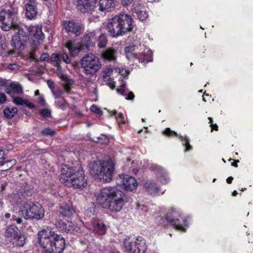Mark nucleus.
Wrapping results in <instances>:
<instances>
[{
  "mask_svg": "<svg viewBox=\"0 0 253 253\" xmlns=\"http://www.w3.org/2000/svg\"><path fill=\"white\" fill-rule=\"evenodd\" d=\"M133 23V20L130 15L122 12L108 20L106 28L110 36L117 37L131 32L134 27Z\"/></svg>",
  "mask_w": 253,
  "mask_h": 253,
  "instance_id": "1",
  "label": "nucleus"
},
{
  "mask_svg": "<svg viewBox=\"0 0 253 253\" xmlns=\"http://www.w3.org/2000/svg\"><path fill=\"white\" fill-rule=\"evenodd\" d=\"M89 168L90 174L95 178L104 182L112 180L114 169L112 163L98 160L90 163Z\"/></svg>",
  "mask_w": 253,
  "mask_h": 253,
  "instance_id": "2",
  "label": "nucleus"
},
{
  "mask_svg": "<svg viewBox=\"0 0 253 253\" xmlns=\"http://www.w3.org/2000/svg\"><path fill=\"white\" fill-rule=\"evenodd\" d=\"M18 9L11 7L7 10L2 9L0 11V26L4 31L13 29L17 23Z\"/></svg>",
  "mask_w": 253,
  "mask_h": 253,
  "instance_id": "3",
  "label": "nucleus"
},
{
  "mask_svg": "<svg viewBox=\"0 0 253 253\" xmlns=\"http://www.w3.org/2000/svg\"><path fill=\"white\" fill-rule=\"evenodd\" d=\"M96 41V36L95 33L89 32L84 36L82 40L83 44L76 43L75 41H70L66 43V47L72 55L76 56L83 49V44L86 47L93 46L95 45Z\"/></svg>",
  "mask_w": 253,
  "mask_h": 253,
  "instance_id": "4",
  "label": "nucleus"
},
{
  "mask_svg": "<svg viewBox=\"0 0 253 253\" xmlns=\"http://www.w3.org/2000/svg\"><path fill=\"white\" fill-rule=\"evenodd\" d=\"M123 246L127 253H145L147 250L146 241L141 236L126 237L124 240Z\"/></svg>",
  "mask_w": 253,
  "mask_h": 253,
  "instance_id": "5",
  "label": "nucleus"
},
{
  "mask_svg": "<svg viewBox=\"0 0 253 253\" xmlns=\"http://www.w3.org/2000/svg\"><path fill=\"white\" fill-rule=\"evenodd\" d=\"M140 50H143L141 53L138 55L136 52H133L135 50V46L133 45H129L125 48L126 57L129 60L135 61H138L139 62L147 63L152 61V51L148 47L144 45H140Z\"/></svg>",
  "mask_w": 253,
  "mask_h": 253,
  "instance_id": "6",
  "label": "nucleus"
},
{
  "mask_svg": "<svg viewBox=\"0 0 253 253\" xmlns=\"http://www.w3.org/2000/svg\"><path fill=\"white\" fill-rule=\"evenodd\" d=\"M19 215L25 219H40L44 216V210L42 205L38 203L32 205L23 204L19 209Z\"/></svg>",
  "mask_w": 253,
  "mask_h": 253,
  "instance_id": "7",
  "label": "nucleus"
},
{
  "mask_svg": "<svg viewBox=\"0 0 253 253\" xmlns=\"http://www.w3.org/2000/svg\"><path fill=\"white\" fill-rule=\"evenodd\" d=\"M81 64L86 75H94L101 68L99 59L91 53L85 55L81 59Z\"/></svg>",
  "mask_w": 253,
  "mask_h": 253,
  "instance_id": "8",
  "label": "nucleus"
},
{
  "mask_svg": "<svg viewBox=\"0 0 253 253\" xmlns=\"http://www.w3.org/2000/svg\"><path fill=\"white\" fill-rule=\"evenodd\" d=\"M122 192L116 186H107L102 188L97 197V203L102 207H105L107 203Z\"/></svg>",
  "mask_w": 253,
  "mask_h": 253,
  "instance_id": "9",
  "label": "nucleus"
},
{
  "mask_svg": "<svg viewBox=\"0 0 253 253\" xmlns=\"http://www.w3.org/2000/svg\"><path fill=\"white\" fill-rule=\"evenodd\" d=\"M48 253H62L65 247L64 239L52 231L48 236Z\"/></svg>",
  "mask_w": 253,
  "mask_h": 253,
  "instance_id": "10",
  "label": "nucleus"
},
{
  "mask_svg": "<svg viewBox=\"0 0 253 253\" xmlns=\"http://www.w3.org/2000/svg\"><path fill=\"white\" fill-rule=\"evenodd\" d=\"M166 220L176 229L185 231L188 226L186 220L175 209H172L166 215Z\"/></svg>",
  "mask_w": 253,
  "mask_h": 253,
  "instance_id": "11",
  "label": "nucleus"
},
{
  "mask_svg": "<svg viewBox=\"0 0 253 253\" xmlns=\"http://www.w3.org/2000/svg\"><path fill=\"white\" fill-rule=\"evenodd\" d=\"M87 185V178L84 171L81 167L76 169V171L71 180L68 182L67 186L73 187L74 188L83 189Z\"/></svg>",
  "mask_w": 253,
  "mask_h": 253,
  "instance_id": "12",
  "label": "nucleus"
},
{
  "mask_svg": "<svg viewBox=\"0 0 253 253\" xmlns=\"http://www.w3.org/2000/svg\"><path fill=\"white\" fill-rule=\"evenodd\" d=\"M29 34L32 36L31 46L33 49L42 43L44 35L42 31L41 27L36 26H30L27 28Z\"/></svg>",
  "mask_w": 253,
  "mask_h": 253,
  "instance_id": "13",
  "label": "nucleus"
},
{
  "mask_svg": "<svg viewBox=\"0 0 253 253\" xmlns=\"http://www.w3.org/2000/svg\"><path fill=\"white\" fill-rule=\"evenodd\" d=\"M117 184L125 190L130 191L135 190L137 186V181L133 177L125 174L119 175Z\"/></svg>",
  "mask_w": 253,
  "mask_h": 253,
  "instance_id": "14",
  "label": "nucleus"
},
{
  "mask_svg": "<svg viewBox=\"0 0 253 253\" xmlns=\"http://www.w3.org/2000/svg\"><path fill=\"white\" fill-rule=\"evenodd\" d=\"M76 171V169H74L73 166L67 164H62L60 168V174L59 176L60 181L67 186Z\"/></svg>",
  "mask_w": 253,
  "mask_h": 253,
  "instance_id": "15",
  "label": "nucleus"
},
{
  "mask_svg": "<svg viewBox=\"0 0 253 253\" xmlns=\"http://www.w3.org/2000/svg\"><path fill=\"white\" fill-rule=\"evenodd\" d=\"M125 204L124 194L123 192L116 195L115 198L107 203V205L103 208H108L112 212H117L120 211Z\"/></svg>",
  "mask_w": 253,
  "mask_h": 253,
  "instance_id": "16",
  "label": "nucleus"
},
{
  "mask_svg": "<svg viewBox=\"0 0 253 253\" xmlns=\"http://www.w3.org/2000/svg\"><path fill=\"white\" fill-rule=\"evenodd\" d=\"M27 40L22 39L19 38L18 35H13L11 41V44L13 47V50L8 51L9 55H12L14 53H20L26 47Z\"/></svg>",
  "mask_w": 253,
  "mask_h": 253,
  "instance_id": "17",
  "label": "nucleus"
},
{
  "mask_svg": "<svg viewBox=\"0 0 253 253\" xmlns=\"http://www.w3.org/2000/svg\"><path fill=\"white\" fill-rule=\"evenodd\" d=\"M86 226L89 230L94 233L103 235L106 232V227L103 223L98 220L93 219L86 223Z\"/></svg>",
  "mask_w": 253,
  "mask_h": 253,
  "instance_id": "18",
  "label": "nucleus"
},
{
  "mask_svg": "<svg viewBox=\"0 0 253 253\" xmlns=\"http://www.w3.org/2000/svg\"><path fill=\"white\" fill-rule=\"evenodd\" d=\"M63 26L67 33L74 34L79 36L81 34V27L80 25L73 20H69L64 22Z\"/></svg>",
  "mask_w": 253,
  "mask_h": 253,
  "instance_id": "19",
  "label": "nucleus"
},
{
  "mask_svg": "<svg viewBox=\"0 0 253 253\" xmlns=\"http://www.w3.org/2000/svg\"><path fill=\"white\" fill-rule=\"evenodd\" d=\"M25 15L29 19H35L38 13L37 2L34 0H28L25 4Z\"/></svg>",
  "mask_w": 253,
  "mask_h": 253,
  "instance_id": "20",
  "label": "nucleus"
},
{
  "mask_svg": "<svg viewBox=\"0 0 253 253\" xmlns=\"http://www.w3.org/2000/svg\"><path fill=\"white\" fill-rule=\"evenodd\" d=\"M163 134L169 136H175L178 137L182 141L183 145L185 146L184 151L186 152L191 150L192 146L189 144V139L187 136H179L175 131L171 130L169 128H167L163 131Z\"/></svg>",
  "mask_w": 253,
  "mask_h": 253,
  "instance_id": "21",
  "label": "nucleus"
},
{
  "mask_svg": "<svg viewBox=\"0 0 253 253\" xmlns=\"http://www.w3.org/2000/svg\"><path fill=\"white\" fill-rule=\"evenodd\" d=\"M38 243L43 249L42 253H47V232L45 229L41 230L38 232Z\"/></svg>",
  "mask_w": 253,
  "mask_h": 253,
  "instance_id": "22",
  "label": "nucleus"
},
{
  "mask_svg": "<svg viewBox=\"0 0 253 253\" xmlns=\"http://www.w3.org/2000/svg\"><path fill=\"white\" fill-rule=\"evenodd\" d=\"M56 226L62 231L72 232L76 230V226L73 222L68 220L58 221L56 223Z\"/></svg>",
  "mask_w": 253,
  "mask_h": 253,
  "instance_id": "23",
  "label": "nucleus"
},
{
  "mask_svg": "<svg viewBox=\"0 0 253 253\" xmlns=\"http://www.w3.org/2000/svg\"><path fill=\"white\" fill-rule=\"evenodd\" d=\"M77 8L82 13H88L92 11L94 7L92 2L84 1V0H78Z\"/></svg>",
  "mask_w": 253,
  "mask_h": 253,
  "instance_id": "24",
  "label": "nucleus"
},
{
  "mask_svg": "<svg viewBox=\"0 0 253 253\" xmlns=\"http://www.w3.org/2000/svg\"><path fill=\"white\" fill-rule=\"evenodd\" d=\"M57 74L62 81L65 89L66 91L69 92L70 90V85L74 83L73 80L69 78L66 75L64 74L59 67L57 68Z\"/></svg>",
  "mask_w": 253,
  "mask_h": 253,
  "instance_id": "25",
  "label": "nucleus"
},
{
  "mask_svg": "<svg viewBox=\"0 0 253 253\" xmlns=\"http://www.w3.org/2000/svg\"><path fill=\"white\" fill-rule=\"evenodd\" d=\"M145 187L148 193L152 195L159 194L161 192L159 186L152 180H148L146 181Z\"/></svg>",
  "mask_w": 253,
  "mask_h": 253,
  "instance_id": "26",
  "label": "nucleus"
},
{
  "mask_svg": "<svg viewBox=\"0 0 253 253\" xmlns=\"http://www.w3.org/2000/svg\"><path fill=\"white\" fill-rule=\"evenodd\" d=\"M60 213L63 216L70 217L75 212L72 207V204L68 202L67 203H63L60 207Z\"/></svg>",
  "mask_w": 253,
  "mask_h": 253,
  "instance_id": "27",
  "label": "nucleus"
},
{
  "mask_svg": "<svg viewBox=\"0 0 253 253\" xmlns=\"http://www.w3.org/2000/svg\"><path fill=\"white\" fill-rule=\"evenodd\" d=\"M18 228L14 225L7 226L4 232V236L10 242L14 237L19 233Z\"/></svg>",
  "mask_w": 253,
  "mask_h": 253,
  "instance_id": "28",
  "label": "nucleus"
},
{
  "mask_svg": "<svg viewBox=\"0 0 253 253\" xmlns=\"http://www.w3.org/2000/svg\"><path fill=\"white\" fill-rule=\"evenodd\" d=\"M117 91L119 93L124 96L127 100H133L134 97L133 93L129 91L128 89L126 87V84L121 85L117 89Z\"/></svg>",
  "mask_w": 253,
  "mask_h": 253,
  "instance_id": "29",
  "label": "nucleus"
},
{
  "mask_svg": "<svg viewBox=\"0 0 253 253\" xmlns=\"http://www.w3.org/2000/svg\"><path fill=\"white\" fill-rule=\"evenodd\" d=\"M154 170L158 172L157 178L163 184H167L169 181V178L167 175L166 171L160 166H155Z\"/></svg>",
  "mask_w": 253,
  "mask_h": 253,
  "instance_id": "30",
  "label": "nucleus"
},
{
  "mask_svg": "<svg viewBox=\"0 0 253 253\" xmlns=\"http://www.w3.org/2000/svg\"><path fill=\"white\" fill-rule=\"evenodd\" d=\"M116 0H99L98 10L100 11H105L115 5Z\"/></svg>",
  "mask_w": 253,
  "mask_h": 253,
  "instance_id": "31",
  "label": "nucleus"
},
{
  "mask_svg": "<svg viewBox=\"0 0 253 253\" xmlns=\"http://www.w3.org/2000/svg\"><path fill=\"white\" fill-rule=\"evenodd\" d=\"M22 88L19 84H11L6 89V92L11 95H19L22 93Z\"/></svg>",
  "mask_w": 253,
  "mask_h": 253,
  "instance_id": "32",
  "label": "nucleus"
},
{
  "mask_svg": "<svg viewBox=\"0 0 253 253\" xmlns=\"http://www.w3.org/2000/svg\"><path fill=\"white\" fill-rule=\"evenodd\" d=\"M132 12L133 13L136 14V16L141 21L146 20L148 17L146 10L144 8L139 6L134 7L132 9Z\"/></svg>",
  "mask_w": 253,
  "mask_h": 253,
  "instance_id": "33",
  "label": "nucleus"
},
{
  "mask_svg": "<svg viewBox=\"0 0 253 253\" xmlns=\"http://www.w3.org/2000/svg\"><path fill=\"white\" fill-rule=\"evenodd\" d=\"M4 116L8 119H11L18 113V109L15 107L7 106L3 110Z\"/></svg>",
  "mask_w": 253,
  "mask_h": 253,
  "instance_id": "34",
  "label": "nucleus"
},
{
  "mask_svg": "<svg viewBox=\"0 0 253 253\" xmlns=\"http://www.w3.org/2000/svg\"><path fill=\"white\" fill-rule=\"evenodd\" d=\"M26 240L25 236L19 232L10 242L15 246L23 247L25 243Z\"/></svg>",
  "mask_w": 253,
  "mask_h": 253,
  "instance_id": "35",
  "label": "nucleus"
},
{
  "mask_svg": "<svg viewBox=\"0 0 253 253\" xmlns=\"http://www.w3.org/2000/svg\"><path fill=\"white\" fill-rule=\"evenodd\" d=\"M6 158L5 156L4 153L3 151L1 149H0V166H3L5 163H8L10 162H12L11 165L7 169L3 170V171H6L8 169H10L12 168V167L16 163V160H6L5 161Z\"/></svg>",
  "mask_w": 253,
  "mask_h": 253,
  "instance_id": "36",
  "label": "nucleus"
},
{
  "mask_svg": "<svg viewBox=\"0 0 253 253\" xmlns=\"http://www.w3.org/2000/svg\"><path fill=\"white\" fill-rule=\"evenodd\" d=\"M48 87L51 90L55 98L59 97L63 92L62 90L55 86L54 82L49 80H48Z\"/></svg>",
  "mask_w": 253,
  "mask_h": 253,
  "instance_id": "37",
  "label": "nucleus"
},
{
  "mask_svg": "<svg viewBox=\"0 0 253 253\" xmlns=\"http://www.w3.org/2000/svg\"><path fill=\"white\" fill-rule=\"evenodd\" d=\"M121 70L117 67H112L111 66L107 67L104 71V74L108 75L109 76L114 77L115 74L119 75L121 73Z\"/></svg>",
  "mask_w": 253,
  "mask_h": 253,
  "instance_id": "38",
  "label": "nucleus"
},
{
  "mask_svg": "<svg viewBox=\"0 0 253 253\" xmlns=\"http://www.w3.org/2000/svg\"><path fill=\"white\" fill-rule=\"evenodd\" d=\"M15 30H17V32H15L13 35H18L19 38L22 39L28 40V37L27 33L24 31L23 29L20 27L19 25L17 23L15 26L12 29Z\"/></svg>",
  "mask_w": 253,
  "mask_h": 253,
  "instance_id": "39",
  "label": "nucleus"
},
{
  "mask_svg": "<svg viewBox=\"0 0 253 253\" xmlns=\"http://www.w3.org/2000/svg\"><path fill=\"white\" fill-rule=\"evenodd\" d=\"M116 51L112 48H109L102 53V56L105 60H113L115 59Z\"/></svg>",
  "mask_w": 253,
  "mask_h": 253,
  "instance_id": "40",
  "label": "nucleus"
},
{
  "mask_svg": "<svg viewBox=\"0 0 253 253\" xmlns=\"http://www.w3.org/2000/svg\"><path fill=\"white\" fill-rule=\"evenodd\" d=\"M107 43L106 37L103 34H101L98 38V46L99 48H104Z\"/></svg>",
  "mask_w": 253,
  "mask_h": 253,
  "instance_id": "41",
  "label": "nucleus"
},
{
  "mask_svg": "<svg viewBox=\"0 0 253 253\" xmlns=\"http://www.w3.org/2000/svg\"><path fill=\"white\" fill-rule=\"evenodd\" d=\"M22 216L19 215V211L18 213H16L15 215L12 216V218H11L10 221L11 222L15 221L17 224L24 225L25 223H24V220L22 219Z\"/></svg>",
  "mask_w": 253,
  "mask_h": 253,
  "instance_id": "42",
  "label": "nucleus"
},
{
  "mask_svg": "<svg viewBox=\"0 0 253 253\" xmlns=\"http://www.w3.org/2000/svg\"><path fill=\"white\" fill-rule=\"evenodd\" d=\"M103 78L104 81L109 85L110 87L113 89L115 85V82L113 81V79H112L111 77L108 75L104 74Z\"/></svg>",
  "mask_w": 253,
  "mask_h": 253,
  "instance_id": "43",
  "label": "nucleus"
},
{
  "mask_svg": "<svg viewBox=\"0 0 253 253\" xmlns=\"http://www.w3.org/2000/svg\"><path fill=\"white\" fill-rule=\"evenodd\" d=\"M103 78L104 81L109 85L110 87L113 89L115 85V82L113 81V79H112L111 77L108 75L104 74Z\"/></svg>",
  "mask_w": 253,
  "mask_h": 253,
  "instance_id": "44",
  "label": "nucleus"
},
{
  "mask_svg": "<svg viewBox=\"0 0 253 253\" xmlns=\"http://www.w3.org/2000/svg\"><path fill=\"white\" fill-rule=\"evenodd\" d=\"M56 105L61 109H65L68 106L67 103L63 99H60L56 102Z\"/></svg>",
  "mask_w": 253,
  "mask_h": 253,
  "instance_id": "45",
  "label": "nucleus"
},
{
  "mask_svg": "<svg viewBox=\"0 0 253 253\" xmlns=\"http://www.w3.org/2000/svg\"><path fill=\"white\" fill-rule=\"evenodd\" d=\"M93 141L95 142H100L101 144H106L108 143V139L105 135L101 134L100 137L96 138V139H93Z\"/></svg>",
  "mask_w": 253,
  "mask_h": 253,
  "instance_id": "46",
  "label": "nucleus"
},
{
  "mask_svg": "<svg viewBox=\"0 0 253 253\" xmlns=\"http://www.w3.org/2000/svg\"><path fill=\"white\" fill-rule=\"evenodd\" d=\"M25 100L19 97H14L13 99V102L17 105H24Z\"/></svg>",
  "mask_w": 253,
  "mask_h": 253,
  "instance_id": "47",
  "label": "nucleus"
},
{
  "mask_svg": "<svg viewBox=\"0 0 253 253\" xmlns=\"http://www.w3.org/2000/svg\"><path fill=\"white\" fill-rule=\"evenodd\" d=\"M20 66L16 63L9 64L7 66V68L11 71H17L19 70Z\"/></svg>",
  "mask_w": 253,
  "mask_h": 253,
  "instance_id": "48",
  "label": "nucleus"
},
{
  "mask_svg": "<svg viewBox=\"0 0 253 253\" xmlns=\"http://www.w3.org/2000/svg\"><path fill=\"white\" fill-rule=\"evenodd\" d=\"M90 110L91 112L96 113L97 114H100L102 113V111L100 110V109L95 105H92L91 106L90 108Z\"/></svg>",
  "mask_w": 253,
  "mask_h": 253,
  "instance_id": "49",
  "label": "nucleus"
},
{
  "mask_svg": "<svg viewBox=\"0 0 253 253\" xmlns=\"http://www.w3.org/2000/svg\"><path fill=\"white\" fill-rule=\"evenodd\" d=\"M116 118L119 123H121L122 124H125L124 116L122 113H119Z\"/></svg>",
  "mask_w": 253,
  "mask_h": 253,
  "instance_id": "50",
  "label": "nucleus"
},
{
  "mask_svg": "<svg viewBox=\"0 0 253 253\" xmlns=\"http://www.w3.org/2000/svg\"><path fill=\"white\" fill-rule=\"evenodd\" d=\"M16 213L13 211H11L10 212H6L4 214V217L5 219H10L11 218H12L13 215H15Z\"/></svg>",
  "mask_w": 253,
  "mask_h": 253,
  "instance_id": "51",
  "label": "nucleus"
},
{
  "mask_svg": "<svg viewBox=\"0 0 253 253\" xmlns=\"http://www.w3.org/2000/svg\"><path fill=\"white\" fill-rule=\"evenodd\" d=\"M6 101V96L3 93H0V104L4 103Z\"/></svg>",
  "mask_w": 253,
  "mask_h": 253,
  "instance_id": "52",
  "label": "nucleus"
},
{
  "mask_svg": "<svg viewBox=\"0 0 253 253\" xmlns=\"http://www.w3.org/2000/svg\"><path fill=\"white\" fill-rule=\"evenodd\" d=\"M36 100L41 105L43 106L45 105V101L42 96L38 97Z\"/></svg>",
  "mask_w": 253,
  "mask_h": 253,
  "instance_id": "53",
  "label": "nucleus"
},
{
  "mask_svg": "<svg viewBox=\"0 0 253 253\" xmlns=\"http://www.w3.org/2000/svg\"><path fill=\"white\" fill-rule=\"evenodd\" d=\"M209 120L210 121L209 122V123L211 124V131L212 130V129H215L216 130H217L218 129V126H217L216 125V124H212V119L211 118V117H209L208 118Z\"/></svg>",
  "mask_w": 253,
  "mask_h": 253,
  "instance_id": "54",
  "label": "nucleus"
},
{
  "mask_svg": "<svg viewBox=\"0 0 253 253\" xmlns=\"http://www.w3.org/2000/svg\"><path fill=\"white\" fill-rule=\"evenodd\" d=\"M62 58L63 60L67 64L69 63L71 61L70 58L66 53L63 54Z\"/></svg>",
  "mask_w": 253,
  "mask_h": 253,
  "instance_id": "55",
  "label": "nucleus"
},
{
  "mask_svg": "<svg viewBox=\"0 0 253 253\" xmlns=\"http://www.w3.org/2000/svg\"><path fill=\"white\" fill-rule=\"evenodd\" d=\"M138 210L140 211L142 213L146 212L148 211V208L144 205L138 206Z\"/></svg>",
  "mask_w": 253,
  "mask_h": 253,
  "instance_id": "56",
  "label": "nucleus"
},
{
  "mask_svg": "<svg viewBox=\"0 0 253 253\" xmlns=\"http://www.w3.org/2000/svg\"><path fill=\"white\" fill-rule=\"evenodd\" d=\"M133 0H121L122 3L124 5H128L133 2Z\"/></svg>",
  "mask_w": 253,
  "mask_h": 253,
  "instance_id": "57",
  "label": "nucleus"
},
{
  "mask_svg": "<svg viewBox=\"0 0 253 253\" xmlns=\"http://www.w3.org/2000/svg\"><path fill=\"white\" fill-rule=\"evenodd\" d=\"M24 105H26V106H27L28 107H29L30 108H33L35 107V105L33 103L29 102L27 100H25V103Z\"/></svg>",
  "mask_w": 253,
  "mask_h": 253,
  "instance_id": "58",
  "label": "nucleus"
},
{
  "mask_svg": "<svg viewBox=\"0 0 253 253\" xmlns=\"http://www.w3.org/2000/svg\"><path fill=\"white\" fill-rule=\"evenodd\" d=\"M58 58H59V57H58V55L56 53H53L51 56V61L52 62H54V61L57 60L58 59Z\"/></svg>",
  "mask_w": 253,
  "mask_h": 253,
  "instance_id": "59",
  "label": "nucleus"
},
{
  "mask_svg": "<svg viewBox=\"0 0 253 253\" xmlns=\"http://www.w3.org/2000/svg\"><path fill=\"white\" fill-rule=\"evenodd\" d=\"M41 115L44 117H47V109H42L40 111Z\"/></svg>",
  "mask_w": 253,
  "mask_h": 253,
  "instance_id": "60",
  "label": "nucleus"
},
{
  "mask_svg": "<svg viewBox=\"0 0 253 253\" xmlns=\"http://www.w3.org/2000/svg\"><path fill=\"white\" fill-rule=\"evenodd\" d=\"M47 58V54L46 53L42 54L40 58V59L41 61H44Z\"/></svg>",
  "mask_w": 253,
  "mask_h": 253,
  "instance_id": "61",
  "label": "nucleus"
},
{
  "mask_svg": "<svg viewBox=\"0 0 253 253\" xmlns=\"http://www.w3.org/2000/svg\"><path fill=\"white\" fill-rule=\"evenodd\" d=\"M7 184V182H3V183L1 184V187H0V192H2L3 191H4V190L5 188V187L6 186Z\"/></svg>",
  "mask_w": 253,
  "mask_h": 253,
  "instance_id": "62",
  "label": "nucleus"
},
{
  "mask_svg": "<svg viewBox=\"0 0 253 253\" xmlns=\"http://www.w3.org/2000/svg\"><path fill=\"white\" fill-rule=\"evenodd\" d=\"M55 134V131L52 129H48V135L53 136Z\"/></svg>",
  "mask_w": 253,
  "mask_h": 253,
  "instance_id": "63",
  "label": "nucleus"
},
{
  "mask_svg": "<svg viewBox=\"0 0 253 253\" xmlns=\"http://www.w3.org/2000/svg\"><path fill=\"white\" fill-rule=\"evenodd\" d=\"M233 179V178L230 176L227 178V179H226V181L228 183H231Z\"/></svg>",
  "mask_w": 253,
  "mask_h": 253,
  "instance_id": "64",
  "label": "nucleus"
}]
</instances>
